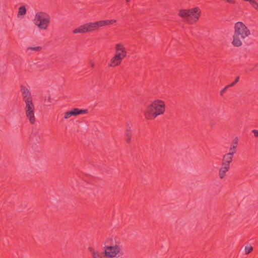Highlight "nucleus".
<instances>
[{
  "label": "nucleus",
  "instance_id": "f257e3e1",
  "mask_svg": "<svg viewBox=\"0 0 258 258\" xmlns=\"http://www.w3.org/2000/svg\"><path fill=\"white\" fill-rule=\"evenodd\" d=\"M165 104L161 100L153 101L144 112L145 117L147 120H153L158 116L164 113Z\"/></svg>",
  "mask_w": 258,
  "mask_h": 258
},
{
  "label": "nucleus",
  "instance_id": "f03ea898",
  "mask_svg": "<svg viewBox=\"0 0 258 258\" xmlns=\"http://www.w3.org/2000/svg\"><path fill=\"white\" fill-rule=\"evenodd\" d=\"M234 29L232 44L235 47L241 46L242 45V40L250 35V31L242 22H236L234 25Z\"/></svg>",
  "mask_w": 258,
  "mask_h": 258
},
{
  "label": "nucleus",
  "instance_id": "7ed1b4c3",
  "mask_svg": "<svg viewBox=\"0 0 258 258\" xmlns=\"http://www.w3.org/2000/svg\"><path fill=\"white\" fill-rule=\"evenodd\" d=\"M115 20H106L91 22L81 25L73 31L74 34L86 33L97 31L99 27L112 25L115 23Z\"/></svg>",
  "mask_w": 258,
  "mask_h": 258
},
{
  "label": "nucleus",
  "instance_id": "20e7f679",
  "mask_svg": "<svg viewBox=\"0 0 258 258\" xmlns=\"http://www.w3.org/2000/svg\"><path fill=\"white\" fill-rule=\"evenodd\" d=\"M115 54L112 57L108 64L110 67H115L119 66L122 60L126 56L127 51L123 44H116L115 46Z\"/></svg>",
  "mask_w": 258,
  "mask_h": 258
},
{
  "label": "nucleus",
  "instance_id": "39448f33",
  "mask_svg": "<svg viewBox=\"0 0 258 258\" xmlns=\"http://www.w3.org/2000/svg\"><path fill=\"white\" fill-rule=\"evenodd\" d=\"M201 14V11L198 7H195L189 10H180L179 16L185 19L189 24H193L198 21Z\"/></svg>",
  "mask_w": 258,
  "mask_h": 258
},
{
  "label": "nucleus",
  "instance_id": "423d86ee",
  "mask_svg": "<svg viewBox=\"0 0 258 258\" xmlns=\"http://www.w3.org/2000/svg\"><path fill=\"white\" fill-rule=\"evenodd\" d=\"M122 246L120 242L113 245L104 246V254L107 258H119L123 255Z\"/></svg>",
  "mask_w": 258,
  "mask_h": 258
},
{
  "label": "nucleus",
  "instance_id": "0eeeda50",
  "mask_svg": "<svg viewBox=\"0 0 258 258\" xmlns=\"http://www.w3.org/2000/svg\"><path fill=\"white\" fill-rule=\"evenodd\" d=\"M50 22V17L46 13L38 12L36 14L34 19V24L40 29L46 30Z\"/></svg>",
  "mask_w": 258,
  "mask_h": 258
},
{
  "label": "nucleus",
  "instance_id": "6e6552de",
  "mask_svg": "<svg viewBox=\"0 0 258 258\" xmlns=\"http://www.w3.org/2000/svg\"><path fill=\"white\" fill-rule=\"evenodd\" d=\"M24 110L26 116L32 124L36 122L35 116V106L33 101L25 103Z\"/></svg>",
  "mask_w": 258,
  "mask_h": 258
},
{
  "label": "nucleus",
  "instance_id": "1a4fd4ad",
  "mask_svg": "<svg viewBox=\"0 0 258 258\" xmlns=\"http://www.w3.org/2000/svg\"><path fill=\"white\" fill-rule=\"evenodd\" d=\"M133 135V131L132 129V127L130 126L128 123H126L125 124V129L124 131V140L125 142L130 144L132 142V138Z\"/></svg>",
  "mask_w": 258,
  "mask_h": 258
},
{
  "label": "nucleus",
  "instance_id": "9d476101",
  "mask_svg": "<svg viewBox=\"0 0 258 258\" xmlns=\"http://www.w3.org/2000/svg\"><path fill=\"white\" fill-rule=\"evenodd\" d=\"M23 100L25 103L33 101L32 97L29 90L25 86H21Z\"/></svg>",
  "mask_w": 258,
  "mask_h": 258
},
{
  "label": "nucleus",
  "instance_id": "9b49d317",
  "mask_svg": "<svg viewBox=\"0 0 258 258\" xmlns=\"http://www.w3.org/2000/svg\"><path fill=\"white\" fill-rule=\"evenodd\" d=\"M88 250L91 253V255L93 258H103L104 256V252H101L98 250H95L92 247L88 248Z\"/></svg>",
  "mask_w": 258,
  "mask_h": 258
},
{
  "label": "nucleus",
  "instance_id": "f8f14e48",
  "mask_svg": "<svg viewBox=\"0 0 258 258\" xmlns=\"http://www.w3.org/2000/svg\"><path fill=\"white\" fill-rule=\"evenodd\" d=\"M233 156L231 155V154L228 153L225 154L223 156L222 164L230 166V163H232L233 161Z\"/></svg>",
  "mask_w": 258,
  "mask_h": 258
},
{
  "label": "nucleus",
  "instance_id": "ddd939ff",
  "mask_svg": "<svg viewBox=\"0 0 258 258\" xmlns=\"http://www.w3.org/2000/svg\"><path fill=\"white\" fill-rule=\"evenodd\" d=\"M238 145V139L237 138H235L231 144L230 145L229 152L228 153L229 154H231L232 156H234V155L236 152V148Z\"/></svg>",
  "mask_w": 258,
  "mask_h": 258
},
{
  "label": "nucleus",
  "instance_id": "4468645a",
  "mask_svg": "<svg viewBox=\"0 0 258 258\" xmlns=\"http://www.w3.org/2000/svg\"><path fill=\"white\" fill-rule=\"evenodd\" d=\"M230 169V166L221 164L219 170V175L221 179H223L226 175V173Z\"/></svg>",
  "mask_w": 258,
  "mask_h": 258
},
{
  "label": "nucleus",
  "instance_id": "2eb2a0df",
  "mask_svg": "<svg viewBox=\"0 0 258 258\" xmlns=\"http://www.w3.org/2000/svg\"><path fill=\"white\" fill-rule=\"evenodd\" d=\"M208 115L209 116V118H210V124L211 126H213L214 125V122L213 119H211L212 117L214 116V115L216 114V110L214 108H210L208 109Z\"/></svg>",
  "mask_w": 258,
  "mask_h": 258
},
{
  "label": "nucleus",
  "instance_id": "dca6fc26",
  "mask_svg": "<svg viewBox=\"0 0 258 258\" xmlns=\"http://www.w3.org/2000/svg\"><path fill=\"white\" fill-rule=\"evenodd\" d=\"M72 110L74 116H77L81 114H86L88 112V109H80L77 108H73Z\"/></svg>",
  "mask_w": 258,
  "mask_h": 258
},
{
  "label": "nucleus",
  "instance_id": "f3484780",
  "mask_svg": "<svg viewBox=\"0 0 258 258\" xmlns=\"http://www.w3.org/2000/svg\"><path fill=\"white\" fill-rule=\"evenodd\" d=\"M44 105L47 106H49L51 105L52 103V99L50 96H46L44 98Z\"/></svg>",
  "mask_w": 258,
  "mask_h": 258
},
{
  "label": "nucleus",
  "instance_id": "a211bd4d",
  "mask_svg": "<svg viewBox=\"0 0 258 258\" xmlns=\"http://www.w3.org/2000/svg\"><path fill=\"white\" fill-rule=\"evenodd\" d=\"M251 6L256 10L258 11V4L255 0H248Z\"/></svg>",
  "mask_w": 258,
  "mask_h": 258
},
{
  "label": "nucleus",
  "instance_id": "6ab92c4d",
  "mask_svg": "<svg viewBox=\"0 0 258 258\" xmlns=\"http://www.w3.org/2000/svg\"><path fill=\"white\" fill-rule=\"evenodd\" d=\"M26 13V9L24 6H21L19 8L18 15H24Z\"/></svg>",
  "mask_w": 258,
  "mask_h": 258
},
{
  "label": "nucleus",
  "instance_id": "aec40b11",
  "mask_svg": "<svg viewBox=\"0 0 258 258\" xmlns=\"http://www.w3.org/2000/svg\"><path fill=\"white\" fill-rule=\"evenodd\" d=\"M253 250V247L251 246H247L245 247V252L246 254H248Z\"/></svg>",
  "mask_w": 258,
  "mask_h": 258
},
{
  "label": "nucleus",
  "instance_id": "412c9836",
  "mask_svg": "<svg viewBox=\"0 0 258 258\" xmlns=\"http://www.w3.org/2000/svg\"><path fill=\"white\" fill-rule=\"evenodd\" d=\"M72 116H74V115H73V111L71 110V111H67L65 113L64 118L65 119H68Z\"/></svg>",
  "mask_w": 258,
  "mask_h": 258
},
{
  "label": "nucleus",
  "instance_id": "4be33fe9",
  "mask_svg": "<svg viewBox=\"0 0 258 258\" xmlns=\"http://www.w3.org/2000/svg\"><path fill=\"white\" fill-rule=\"evenodd\" d=\"M42 47L40 46L29 47L28 48V50H33L36 51H40Z\"/></svg>",
  "mask_w": 258,
  "mask_h": 258
},
{
  "label": "nucleus",
  "instance_id": "5701e85b",
  "mask_svg": "<svg viewBox=\"0 0 258 258\" xmlns=\"http://www.w3.org/2000/svg\"><path fill=\"white\" fill-rule=\"evenodd\" d=\"M239 76H237L234 80V81H233L232 83L228 85V87H233L236 84H237L239 80Z\"/></svg>",
  "mask_w": 258,
  "mask_h": 258
},
{
  "label": "nucleus",
  "instance_id": "b1692460",
  "mask_svg": "<svg viewBox=\"0 0 258 258\" xmlns=\"http://www.w3.org/2000/svg\"><path fill=\"white\" fill-rule=\"evenodd\" d=\"M230 88L229 87H228V85L226 86V87H225L223 89H222L221 91H220V95L221 96H223V94L226 91V90L229 88Z\"/></svg>",
  "mask_w": 258,
  "mask_h": 258
},
{
  "label": "nucleus",
  "instance_id": "393cba45",
  "mask_svg": "<svg viewBox=\"0 0 258 258\" xmlns=\"http://www.w3.org/2000/svg\"><path fill=\"white\" fill-rule=\"evenodd\" d=\"M252 133L253 134L255 138H258V130H253L252 131Z\"/></svg>",
  "mask_w": 258,
  "mask_h": 258
},
{
  "label": "nucleus",
  "instance_id": "a878e982",
  "mask_svg": "<svg viewBox=\"0 0 258 258\" xmlns=\"http://www.w3.org/2000/svg\"><path fill=\"white\" fill-rule=\"evenodd\" d=\"M90 65H91V67H92V68L94 67V63L92 61H90Z\"/></svg>",
  "mask_w": 258,
  "mask_h": 258
},
{
  "label": "nucleus",
  "instance_id": "bb28decb",
  "mask_svg": "<svg viewBox=\"0 0 258 258\" xmlns=\"http://www.w3.org/2000/svg\"><path fill=\"white\" fill-rule=\"evenodd\" d=\"M131 0H125L126 3H128Z\"/></svg>",
  "mask_w": 258,
  "mask_h": 258
},
{
  "label": "nucleus",
  "instance_id": "cd10ccee",
  "mask_svg": "<svg viewBox=\"0 0 258 258\" xmlns=\"http://www.w3.org/2000/svg\"><path fill=\"white\" fill-rule=\"evenodd\" d=\"M255 67H258V64H256L255 66Z\"/></svg>",
  "mask_w": 258,
  "mask_h": 258
}]
</instances>
